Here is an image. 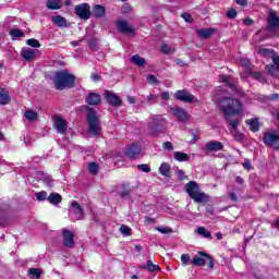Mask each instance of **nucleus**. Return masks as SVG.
<instances>
[{"label":"nucleus","instance_id":"34","mask_svg":"<svg viewBox=\"0 0 279 279\" xmlns=\"http://www.w3.org/2000/svg\"><path fill=\"white\" fill-rule=\"evenodd\" d=\"M232 136L235 143H240V144L245 143V134H243L242 132L233 131Z\"/></svg>","mask_w":279,"mask_h":279},{"label":"nucleus","instance_id":"24","mask_svg":"<svg viewBox=\"0 0 279 279\" xmlns=\"http://www.w3.org/2000/svg\"><path fill=\"white\" fill-rule=\"evenodd\" d=\"M190 265H194L195 267H204V265H206V257L199 255L198 253L193 257V260L190 262Z\"/></svg>","mask_w":279,"mask_h":279},{"label":"nucleus","instance_id":"8","mask_svg":"<svg viewBox=\"0 0 279 279\" xmlns=\"http://www.w3.org/2000/svg\"><path fill=\"white\" fill-rule=\"evenodd\" d=\"M62 239L64 247H69V250L75 247V234L71 230L64 229L62 231Z\"/></svg>","mask_w":279,"mask_h":279},{"label":"nucleus","instance_id":"47","mask_svg":"<svg viewBox=\"0 0 279 279\" xmlns=\"http://www.w3.org/2000/svg\"><path fill=\"white\" fill-rule=\"evenodd\" d=\"M227 19H236L239 16V12H236V9L231 8L226 13Z\"/></svg>","mask_w":279,"mask_h":279},{"label":"nucleus","instance_id":"14","mask_svg":"<svg viewBox=\"0 0 279 279\" xmlns=\"http://www.w3.org/2000/svg\"><path fill=\"white\" fill-rule=\"evenodd\" d=\"M205 151H223V143L217 141H209L205 144Z\"/></svg>","mask_w":279,"mask_h":279},{"label":"nucleus","instance_id":"20","mask_svg":"<svg viewBox=\"0 0 279 279\" xmlns=\"http://www.w3.org/2000/svg\"><path fill=\"white\" fill-rule=\"evenodd\" d=\"M12 101L10 98V92L5 88H0V106H8Z\"/></svg>","mask_w":279,"mask_h":279},{"label":"nucleus","instance_id":"12","mask_svg":"<svg viewBox=\"0 0 279 279\" xmlns=\"http://www.w3.org/2000/svg\"><path fill=\"white\" fill-rule=\"evenodd\" d=\"M267 23L270 29H279L278 11L270 9L267 17Z\"/></svg>","mask_w":279,"mask_h":279},{"label":"nucleus","instance_id":"31","mask_svg":"<svg viewBox=\"0 0 279 279\" xmlns=\"http://www.w3.org/2000/svg\"><path fill=\"white\" fill-rule=\"evenodd\" d=\"M131 62L136 66H145V64H147L145 58L141 57L140 54L132 56Z\"/></svg>","mask_w":279,"mask_h":279},{"label":"nucleus","instance_id":"33","mask_svg":"<svg viewBox=\"0 0 279 279\" xmlns=\"http://www.w3.org/2000/svg\"><path fill=\"white\" fill-rule=\"evenodd\" d=\"M24 117L27 119V121H38V112L34 110H26L24 112Z\"/></svg>","mask_w":279,"mask_h":279},{"label":"nucleus","instance_id":"39","mask_svg":"<svg viewBox=\"0 0 279 279\" xmlns=\"http://www.w3.org/2000/svg\"><path fill=\"white\" fill-rule=\"evenodd\" d=\"M28 276H33L36 279H40V276H43V270L40 268H29Z\"/></svg>","mask_w":279,"mask_h":279},{"label":"nucleus","instance_id":"49","mask_svg":"<svg viewBox=\"0 0 279 279\" xmlns=\"http://www.w3.org/2000/svg\"><path fill=\"white\" fill-rule=\"evenodd\" d=\"M146 82H148L149 84H155V85L160 84V82L158 81V78H157L156 75H154V74H149V75L146 77Z\"/></svg>","mask_w":279,"mask_h":279},{"label":"nucleus","instance_id":"43","mask_svg":"<svg viewBox=\"0 0 279 279\" xmlns=\"http://www.w3.org/2000/svg\"><path fill=\"white\" fill-rule=\"evenodd\" d=\"M157 232H160L161 234H172L173 229L171 227H156L155 228Z\"/></svg>","mask_w":279,"mask_h":279},{"label":"nucleus","instance_id":"13","mask_svg":"<svg viewBox=\"0 0 279 279\" xmlns=\"http://www.w3.org/2000/svg\"><path fill=\"white\" fill-rule=\"evenodd\" d=\"M54 128L60 134H66V130H69V122H66L62 117H56Z\"/></svg>","mask_w":279,"mask_h":279},{"label":"nucleus","instance_id":"41","mask_svg":"<svg viewBox=\"0 0 279 279\" xmlns=\"http://www.w3.org/2000/svg\"><path fill=\"white\" fill-rule=\"evenodd\" d=\"M88 171L92 173V175H97L99 171V165L97 162H89Z\"/></svg>","mask_w":279,"mask_h":279},{"label":"nucleus","instance_id":"6","mask_svg":"<svg viewBox=\"0 0 279 279\" xmlns=\"http://www.w3.org/2000/svg\"><path fill=\"white\" fill-rule=\"evenodd\" d=\"M76 16L78 19H82L83 21H88L90 16H93V13L90 12V4L88 3H81L75 5L74 8Z\"/></svg>","mask_w":279,"mask_h":279},{"label":"nucleus","instance_id":"40","mask_svg":"<svg viewBox=\"0 0 279 279\" xmlns=\"http://www.w3.org/2000/svg\"><path fill=\"white\" fill-rule=\"evenodd\" d=\"M10 36L12 38H23V37H25V33H23V31H21L19 28H13L10 31Z\"/></svg>","mask_w":279,"mask_h":279},{"label":"nucleus","instance_id":"19","mask_svg":"<svg viewBox=\"0 0 279 279\" xmlns=\"http://www.w3.org/2000/svg\"><path fill=\"white\" fill-rule=\"evenodd\" d=\"M245 123L250 128L251 132H260V122H258V118L248 119Z\"/></svg>","mask_w":279,"mask_h":279},{"label":"nucleus","instance_id":"53","mask_svg":"<svg viewBox=\"0 0 279 279\" xmlns=\"http://www.w3.org/2000/svg\"><path fill=\"white\" fill-rule=\"evenodd\" d=\"M181 16L185 21V23H193V16L190 13H182Z\"/></svg>","mask_w":279,"mask_h":279},{"label":"nucleus","instance_id":"18","mask_svg":"<svg viewBox=\"0 0 279 279\" xmlns=\"http://www.w3.org/2000/svg\"><path fill=\"white\" fill-rule=\"evenodd\" d=\"M172 112H173L174 117H177V119H178L179 121H182L183 123H184L185 121H189V113H186V110H184V109L178 107V108H174V109L172 110Z\"/></svg>","mask_w":279,"mask_h":279},{"label":"nucleus","instance_id":"10","mask_svg":"<svg viewBox=\"0 0 279 279\" xmlns=\"http://www.w3.org/2000/svg\"><path fill=\"white\" fill-rule=\"evenodd\" d=\"M174 96L178 101H183V104H192V101H195V96L186 89L177 90Z\"/></svg>","mask_w":279,"mask_h":279},{"label":"nucleus","instance_id":"22","mask_svg":"<svg viewBox=\"0 0 279 279\" xmlns=\"http://www.w3.org/2000/svg\"><path fill=\"white\" fill-rule=\"evenodd\" d=\"M47 201L49 202V204H52V206H58V204L62 203V195H60L59 193L52 192Z\"/></svg>","mask_w":279,"mask_h":279},{"label":"nucleus","instance_id":"60","mask_svg":"<svg viewBox=\"0 0 279 279\" xmlns=\"http://www.w3.org/2000/svg\"><path fill=\"white\" fill-rule=\"evenodd\" d=\"M266 99H268V101H276V99H279V95L271 94V95L267 96Z\"/></svg>","mask_w":279,"mask_h":279},{"label":"nucleus","instance_id":"4","mask_svg":"<svg viewBox=\"0 0 279 279\" xmlns=\"http://www.w3.org/2000/svg\"><path fill=\"white\" fill-rule=\"evenodd\" d=\"M185 191L191 199H194L196 204H204L208 202V195L204 192H199V185L195 181H190L185 184Z\"/></svg>","mask_w":279,"mask_h":279},{"label":"nucleus","instance_id":"17","mask_svg":"<svg viewBox=\"0 0 279 279\" xmlns=\"http://www.w3.org/2000/svg\"><path fill=\"white\" fill-rule=\"evenodd\" d=\"M92 15L94 19H104V16H106V7L101 4H95L93 7Z\"/></svg>","mask_w":279,"mask_h":279},{"label":"nucleus","instance_id":"2","mask_svg":"<svg viewBox=\"0 0 279 279\" xmlns=\"http://www.w3.org/2000/svg\"><path fill=\"white\" fill-rule=\"evenodd\" d=\"M56 90H66L77 86V77L68 70L57 71L53 77Z\"/></svg>","mask_w":279,"mask_h":279},{"label":"nucleus","instance_id":"48","mask_svg":"<svg viewBox=\"0 0 279 279\" xmlns=\"http://www.w3.org/2000/svg\"><path fill=\"white\" fill-rule=\"evenodd\" d=\"M138 171H142L143 173H150L151 172V167L147 163H142L137 166Z\"/></svg>","mask_w":279,"mask_h":279},{"label":"nucleus","instance_id":"58","mask_svg":"<svg viewBox=\"0 0 279 279\" xmlns=\"http://www.w3.org/2000/svg\"><path fill=\"white\" fill-rule=\"evenodd\" d=\"M229 197H230L231 202H233L234 204H236V202H239V197L236 196V193H234V192H230Z\"/></svg>","mask_w":279,"mask_h":279},{"label":"nucleus","instance_id":"42","mask_svg":"<svg viewBox=\"0 0 279 279\" xmlns=\"http://www.w3.org/2000/svg\"><path fill=\"white\" fill-rule=\"evenodd\" d=\"M120 232L121 234H124V236H132V228L126 225L120 227Z\"/></svg>","mask_w":279,"mask_h":279},{"label":"nucleus","instance_id":"50","mask_svg":"<svg viewBox=\"0 0 279 279\" xmlns=\"http://www.w3.org/2000/svg\"><path fill=\"white\" fill-rule=\"evenodd\" d=\"M229 122V125L232 128V130H234V132L236 131V128H239V120L235 119V120H227Z\"/></svg>","mask_w":279,"mask_h":279},{"label":"nucleus","instance_id":"36","mask_svg":"<svg viewBox=\"0 0 279 279\" xmlns=\"http://www.w3.org/2000/svg\"><path fill=\"white\" fill-rule=\"evenodd\" d=\"M196 232H197V234H201V236H204L205 239H213V233H210V231L206 230L205 227H198Z\"/></svg>","mask_w":279,"mask_h":279},{"label":"nucleus","instance_id":"29","mask_svg":"<svg viewBox=\"0 0 279 279\" xmlns=\"http://www.w3.org/2000/svg\"><path fill=\"white\" fill-rule=\"evenodd\" d=\"M151 134H162L165 132V125L158 122H154L149 125Z\"/></svg>","mask_w":279,"mask_h":279},{"label":"nucleus","instance_id":"11","mask_svg":"<svg viewBox=\"0 0 279 279\" xmlns=\"http://www.w3.org/2000/svg\"><path fill=\"white\" fill-rule=\"evenodd\" d=\"M105 99L110 106H113L114 108H119L123 104V100L121 97L117 96V94L110 92V90H105Z\"/></svg>","mask_w":279,"mask_h":279},{"label":"nucleus","instance_id":"35","mask_svg":"<svg viewBox=\"0 0 279 279\" xmlns=\"http://www.w3.org/2000/svg\"><path fill=\"white\" fill-rule=\"evenodd\" d=\"M174 160H177L178 162H187L189 156L185 153L175 151L174 153Z\"/></svg>","mask_w":279,"mask_h":279},{"label":"nucleus","instance_id":"57","mask_svg":"<svg viewBox=\"0 0 279 279\" xmlns=\"http://www.w3.org/2000/svg\"><path fill=\"white\" fill-rule=\"evenodd\" d=\"M161 52H162V53H171V48L169 47V45L163 44V45L161 46Z\"/></svg>","mask_w":279,"mask_h":279},{"label":"nucleus","instance_id":"15","mask_svg":"<svg viewBox=\"0 0 279 279\" xmlns=\"http://www.w3.org/2000/svg\"><path fill=\"white\" fill-rule=\"evenodd\" d=\"M217 33V28H201L196 31V36L198 38H202L203 40H208L211 36H214Z\"/></svg>","mask_w":279,"mask_h":279},{"label":"nucleus","instance_id":"21","mask_svg":"<svg viewBox=\"0 0 279 279\" xmlns=\"http://www.w3.org/2000/svg\"><path fill=\"white\" fill-rule=\"evenodd\" d=\"M246 73L250 77H253V80L260 82V84H267V78L265 76H263V73L254 72L252 70H247Z\"/></svg>","mask_w":279,"mask_h":279},{"label":"nucleus","instance_id":"61","mask_svg":"<svg viewBox=\"0 0 279 279\" xmlns=\"http://www.w3.org/2000/svg\"><path fill=\"white\" fill-rule=\"evenodd\" d=\"M243 24L246 25V26L254 25V20H252V17H246L243 21Z\"/></svg>","mask_w":279,"mask_h":279},{"label":"nucleus","instance_id":"44","mask_svg":"<svg viewBox=\"0 0 279 279\" xmlns=\"http://www.w3.org/2000/svg\"><path fill=\"white\" fill-rule=\"evenodd\" d=\"M26 45L33 47L34 49H40V41L35 38H31L26 40Z\"/></svg>","mask_w":279,"mask_h":279},{"label":"nucleus","instance_id":"23","mask_svg":"<svg viewBox=\"0 0 279 279\" xmlns=\"http://www.w3.org/2000/svg\"><path fill=\"white\" fill-rule=\"evenodd\" d=\"M219 82L226 84L231 90H236V85L230 81V75L222 74L219 76Z\"/></svg>","mask_w":279,"mask_h":279},{"label":"nucleus","instance_id":"3","mask_svg":"<svg viewBox=\"0 0 279 279\" xmlns=\"http://www.w3.org/2000/svg\"><path fill=\"white\" fill-rule=\"evenodd\" d=\"M87 132L90 136H101V120L97 117V111L90 107H85Z\"/></svg>","mask_w":279,"mask_h":279},{"label":"nucleus","instance_id":"38","mask_svg":"<svg viewBox=\"0 0 279 279\" xmlns=\"http://www.w3.org/2000/svg\"><path fill=\"white\" fill-rule=\"evenodd\" d=\"M47 8L49 10H60V0H48Z\"/></svg>","mask_w":279,"mask_h":279},{"label":"nucleus","instance_id":"7","mask_svg":"<svg viewBox=\"0 0 279 279\" xmlns=\"http://www.w3.org/2000/svg\"><path fill=\"white\" fill-rule=\"evenodd\" d=\"M116 27H117L118 32H120V34H126L129 36H136V31L134 29V27L130 26V24L125 20H119L116 23Z\"/></svg>","mask_w":279,"mask_h":279},{"label":"nucleus","instance_id":"1","mask_svg":"<svg viewBox=\"0 0 279 279\" xmlns=\"http://www.w3.org/2000/svg\"><path fill=\"white\" fill-rule=\"evenodd\" d=\"M218 108L222 112L225 121H230L232 117H239L243 112V102L233 97H221L218 99Z\"/></svg>","mask_w":279,"mask_h":279},{"label":"nucleus","instance_id":"5","mask_svg":"<svg viewBox=\"0 0 279 279\" xmlns=\"http://www.w3.org/2000/svg\"><path fill=\"white\" fill-rule=\"evenodd\" d=\"M263 143L264 145H266V147H272L274 149H279L278 131H270V132L264 133Z\"/></svg>","mask_w":279,"mask_h":279},{"label":"nucleus","instance_id":"56","mask_svg":"<svg viewBox=\"0 0 279 279\" xmlns=\"http://www.w3.org/2000/svg\"><path fill=\"white\" fill-rule=\"evenodd\" d=\"M163 149H168V151L173 150V144L171 142H165L162 144Z\"/></svg>","mask_w":279,"mask_h":279},{"label":"nucleus","instance_id":"54","mask_svg":"<svg viewBox=\"0 0 279 279\" xmlns=\"http://www.w3.org/2000/svg\"><path fill=\"white\" fill-rule=\"evenodd\" d=\"M266 71L269 73V75H274L276 73V66L274 64H267Z\"/></svg>","mask_w":279,"mask_h":279},{"label":"nucleus","instance_id":"16","mask_svg":"<svg viewBox=\"0 0 279 279\" xmlns=\"http://www.w3.org/2000/svg\"><path fill=\"white\" fill-rule=\"evenodd\" d=\"M85 101L87 106H99L101 104V95L90 92L87 94Z\"/></svg>","mask_w":279,"mask_h":279},{"label":"nucleus","instance_id":"28","mask_svg":"<svg viewBox=\"0 0 279 279\" xmlns=\"http://www.w3.org/2000/svg\"><path fill=\"white\" fill-rule=\"evenodd\" d=\"M159 173L165 178H169V175H171V165L162 162L159 167Z\"/></svg>","mask_w":279,"mask_h":279},{"label":"nucleus","instance_id":"51","mask_svg":"<svg viewBox=\"0 0 279 279\" xmlns=\"http://www.w3.org/2000/svg\"><path fill=\"white\" fill-rule=\"evenodd\" d=\"M271 60L274 65L276 66V71H279V56L277 52L272 56Z\"/></svg>","mask_w":279,"mask_h":279},{"label":"nucleus","instance_id":"62","mask_svg":"<svg viewBox=\"0 0 279 279\" xmlns=\"http://www.w3.org/2000/svg\"><path fill=\"white\" fill-rule=\"evenodd\" d=\"M90 77L94 82H99V80H101V76L97 73H93Z\"/></svg>","mask_w":279,"mask_h":279},{"label":"nucleus","instance_id":"9","mask_svg":"<svg viewBox=\"0 0 279 279\" xmlns=\"http://www.w3.org/2000/svg\"><path fill=\"white\" fill-rule=\"evenodd\" d=\"M141 151H143L141 145L133 143L126 148L124 154L130 160H136L141 156Z\"/></svg>","mask_w":279,"mask_h":279},{"label":"nucleus","instance_id":"55","mask_svg":"<svg viewBox=\"0 0 279 279\" xmlns=\"http://www.w3.org/2000/svg\"><path fill=\"white\" fill-rule=\"evenodd\" d=\"M242 167L246 171H250V169H252V161L250 159H245V161L242 163Z\"/></svg>","mask_w":279,"mask_h":279},{"label":"nucleus","instance_id":"64","mask_svg":"<svg viewBox=\"0 0 279 279\" xmlns=\"http://www.w3.org/2000/svg\"><path fill=\"white\" fill-rule=\"evenodd\" d=\"M169 97H170L169 92L161 93V99L167 100V99H169Z\"/></svg>","mask_w":279,"mask_h":279},{"label":"nucleus","instance_id":"27","mask_svg":"<svg viewBox=\"0 0 279 279\" xmlns=\"http://www.w3.org/2000/svg\"><path fill=\"white\" fill-rule=\"evenodd\" d=\"M21 57L26 60V62H29L36 58V52L32 49H23L21 50Z\"/></svg>","mask_w":279,"mask_h":279},{"label":"nucleus","instance_id":"37","mask_svg":"<svg viewBox=\"0 0 279 279\" xmlns=\"http://www.w3.org/2000/svg\"><path fill=\"white\" fill-rule=\"evenodd\" d=\"M259 53H260V56H263L264 58H269V56H270L271 58H274V56H276V50L269 49V48H262V49H259Z\"/></svg>","mask_w":279,"mask_h":279},{"label":"nucleus","instance_id":"52","mask_svg":"<svg viewBox=\"0 0 279 279\" xmlns=\"http://www.w3.org/2000/svg\"><path fill=\"white\" fill-rule=\"evenodd\" d=\"M181 262L183 265H189V263H191V256H189V254H182Z\"/></svg>","mask_w":279,"mask_h":279},{"label":"nucleus","instance_id":"26","mask_svg":"<svg viewBox=\"0 0 279 279\" xmlns=\"http://www.w3.org/2000/svg\"><path fill=\"white\" fill-rule=\"evenodd\" d=\"M198 255L204 256L205 262L207 260V265H208L209 269H215V258L213 257V255H210L204 251L198 252Z\"/></svg>","mask_w":279,"mask_h":279},{"label":"nucleus","instance_id":"45","mask_svg":"<svg viewBox=\"0 0 279 279\" xmlns=\"http://www.w3.org/2000/svg\"><path fill=\"white\" fill-rule=\"evenodd\" d=\"M35 197L37 198V202H45V199H48L47 191H40L35 194Z\"/></svg>","mask_w":279,"mask_h":279},{"label":"nucleus","instance_id":"30","mask_svg":"<svg viewBox=\"0 0 279 279\" xmlns=\"http://www.w3.org/2000/svg\"><path fill=\"white\" fill-rule=\"evenodd\" d=\"M142 269H146V271H160V266L154 264V262H151V259H148L146 262V265L142 266Z\"/></svg>","mask_w":279,"mask_h":279},{"label":"nucleus","instance_id":"25","mask_svg":"<svg viewBox=\"0 0 279 279\" xmlns=\"http://www.w3.org/2000/svg\"><path fill=\"white\" fill-rule=\"evenodd\" d=\"M71 206L74 208V215H76L78 219H84V208H82V205H80L77 201H73Z\"/></svg>","mask_w":279,"mask_h":279},{"label":"nucleus","instance_id":"32","mask_svg":"<svg viewBox=\"0 0 279 279\" xmlns=\"http://www.w3.org/2000/svg\"><path fill=\"white\" fill-rule=\"evenodd\" d=\"M52 23L58 25V27H66V19H64L62 15L52 16Z\"/></svg>","mask_w":279,"mask_h":279},{"label":"nucleus","instance_id":"59","mask_svg":"<svg viewBox=\"0 0 279 279\" xmlns=\"http://www.w3.org/2000/svg\"><path fill=\"white\" fill-rule=\"evenodd\" d=\"M156 99H158V97L156 96V95H154V94H149L148 96H147V101H148V104H154V101H156Z\"/></svg>","mask_w":279,"mask_h":279},{"label":"nucleus","instance_id":"46","mask_svg":"<svg viewBox=\"0 0 279 279\" xmlns=\"http://www.w3.org/2000/svg\"><path fill=\"white\" fill-rule=\"evenodd\" d=\"M130 195H132V190L130 189V186L123 184L122 192L120 193V196L121 197H130Z\"/></svg>","mask_w":279,"mask_h":279},{"label":"nucleus","instance_id":"63","mask_svg":"<svg viewBox=\"0 0 279 279\" xmlns=\"http://www.w3.org/2000/svg\"><path fill=\"white\" fill-rule=\"evenodd\" d=\"M235 3L242 8H245V5H247V0H235Z\"/></svg>","mask_w":279,"mask_h":279}]
</instances>
